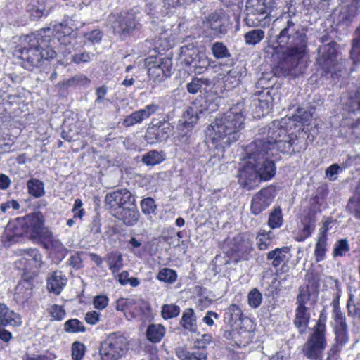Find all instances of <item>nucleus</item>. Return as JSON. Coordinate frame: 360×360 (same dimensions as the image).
I'll list each match as a JSON object with an SVG mask.
<instances>
[{
    "mask_svg": "<svg viewBox=\"0 0 360 360\" xmlns=\"http://www.w3.org/2000/svg\"><path fill=\"white\" fill-rule=\"evenodd\" d=\"M156 127L158 128V138L156 137H152V134L153 133V130L151 131H147L146 134V139L148 143L153 144L157 142H161L162 141L166 140L169 136V134L172 132V127L170 124L165 120L164 121H160L158 124H157Z\"/></svg>",
    "mask_w": 360,
    "mask_h": 360,
    "instance_id": "obj_20",
    "label": "nucleus"
},
{
    "mask_svg": "<svg viewBox=\"0 0 360 360\" xmlns=\"http://www.w3.org/2000/svg\"><path fill=\"white\" fill-rule=\"evenodd\" d=\"M271 190L269 188H264L256 193L252 198L251 212L255 215H258L265 210L273 201Z\"/></svg>",
    "mask_w": 360,
    "mask_h": 360,
    "instance_id": "obj_14",
    "label": "nucleus"
},
{
    "mask_svg": "<svg viewBox=\"0 0 360 360\" xmlns=\"http://www.w3.org/2000/svg\"><path fill=\"white\" fill-rule=\"evenodd\" d=\"M311 292L309 285L300 286L299 293L296 298V304L299 307H306V304L311 300Z\"/></svg>",
    "mask_w": 360,
    "mask_h": 360,
    "instance_id": "obj_44",
    "label": "nucleus"
},
{
    "mask_svg": "<svg viewBox=\"0 0 360 360\" xmlns=\"http://www.w3.org/2000/svg\"><path fill=\"white\" fill-rule=\"evenodd\" d=\"M17 299L27 300L32 295V285L30 281H24L19 283L15 288V293Z\"/></svg>",
    "mask_w": 360,
    "mask_h": 360,
    "instance_id": "obj_37",
    "label": "nucleus"
},
{
    "mask_svg": "<svg viewBox=\"0 0 360 360\" xmlns=\"http://www.w3.org/2000/svg\"><path fill=\"white\" fill-rule=\"evenodd\" d=\"M346 209L349 214L360 219V196L354 195L350 198Z\"/></svg>",
    "mask_w": 360,
    "mask_h": 360,
    "instance_id": "obj_45",
    "label": "nucleus"
},
{
    "mask_svg": "<svg viewBox=\"0 0 360 360\" xmlns=\"http://www.w3.org/2000/svg\"><path fill=\"white\" fill-rule=\"evenodd\" d=\"M243 161L238 169L237 176L240 186L248 190L257 187L262 181L271 179L276 174V165L271 162H267L266 167H260L256 164Z\"/></svg>",
    "mask_w": 360,
    "mask_h": 360,
    "instance_id": "obj_5",
    "label": "nucleus"
},
{
    "mask_svg": "<svg viewBox=\"0 0 360 360\" xmlns=\"http://www.w3.org/2000/svg\"><path fill=\"white\" fill-rule=\"evenodd\" d=\"M265 34L261 29H255L246 32L244 35L245 44L248 45H256L264 38Z\"/></svg>",
    "mask_w": 360,
    "mask_h": 360,
    "instance_id": "obj_38",
    "label": "nucleus"
},
{
    "mask_svg": "<svg viewBox=\"0 0 360 360\" xmlns=\"http://www.w3.org/2000/svg\"><path fill=\"white\" fill-rule=\"evenodd\" d=\"M127 338L120 332L112 333L101 342L99 354L101 360H118L127 352Z\"/></svg>",
    "mask_w": 360,
    "mask_h": 360,
    "instance_id": "obj_8",
    "label": "nucleus"
},
{
    "mask_svg": "<svg viewBox=\"0 0 360 360\" xmlns=\"http://www.w3.org/2000/svg\"><path fill=\"white\" fill-rule=\"evenodd\" d=\"M165 334V328L161 324H150L148 326L146 336L149 341L156 343L160 342Z\"/></svg>",
    "mask_w": 360,
    "mask_h": 360,
    "instance_id": "obj_31",
    "label": "nucleus"
},
{
    "mask_svg": "<svg viewBox=\"0 0 360 360\" xmlns=\"http://www.w3.org/2000/svg\"><path fill=\"white\" fill-rule=\"evenodd\" d=\"M105 261L108 263L109 269L116 276V274L123 267L122 256L118 252H110L107 255Z\"/></svg>",
    "mask_w": 360,
    "mask_h": 360,
    "instance_id": "obj_32",
    "label": "nucleus"
},
{
    "mask_svg": "<svg viewBox=\"0 0 360 360\" xmlns=\"http://www.w3.org/2000/svg\"><path fill=\"white\" fill-rule=\"evenodd\" d=\"M108 302L109 299L107 295H98L94 297L93 304L96 309L102 310L108 306Z\"/></svg>",
    "mask_w": 360,
    "mask_h": 360,
    "instance_id": "obj_57",
    "label": "nucleus"
},
{
    "mask_svg": "<svg viewBox=\"0 0 360 360\" xmlns=\"http://www.w3.org/2000/svg\"><path fill=\"white\" fill-rule=\"evenodd\" d=\"M276 8V0H248L244 22L250 27L264 25L271 20L270 14Z\"/></svg>",
    "mask_w": 360,
    "mask_h": 360,
    "instance_id": "obj_7",
    "label": "nucleus"
},
{
    "mask_svg": "<svg viewBox=\"0 0 360 360\" xmlns=\"http://www.w3.org/2000/svg\"><path fill=\"white\" fill-rule=\"evenodd\" d=\"M180 325L191 333H195L198 330L197 319L193 309L187 308L183 312Z\"/></svg>",
    "mask_w": 360,
    "mask_h": 360,
    "instance_id": "obj_26",
    "label": "nucleus"
},
{
    "mask_svg": "<svg viewBox=\"0 0 360 360\" xmlns=\"http://www.w3.org/2000/svg\"><path fill=\"white\" fill-rule=\"evenodd\" d=\"M148 75L154 82H161L172 73V61L169 56L163 58H148L145 60Z\"/></svg>",
    "mask_w": 360,
    "mask_h": 360,
    "instance_id": "obj_10",
    "label": "nucleus"
},
{
    "mask_svg": "<svg viewBox=\"0 0 360 360\" xmlns=\"http://www.w3.org/2000/svg\"><path fill=\"white\" fill-rule=\"evenodd\" d=\"M179 60L195 74L202 73L210 65V60L205 53L191 44L181 47Z\"/></svg>",
    "mask_w": 360,
    "mask_h": 360,
    "instance_id": "obj_9",
    "label": "nucleus"
},
{
    "mask_svg": "<svg viewBox=\"0 0 360 360\" xmlns=\"http://www.w3.org/2000/svg\"><path fill=\"white\" fill-rule=\"evenodd\" d=\"M159 109L156 104H150L144 108L133 112L131 115L127 116L123 121L125 127H131L135 124L141 122L143 120L149 117Z\"/></svg>",
    "mask_w": 360,
    "mask_h": 360,
    "instance_id": "obj_17",
    "label": "nucleus"
},
{
    "mask_svg": "<svg viewBox=\"0 0 360 360\" xmlns=\"http://www.w3.org/2000/svg\"><path fill=\"white\" fill-rule=\"evenodd\" d=\"M312 114L310 112H308L303 108H298L297 113L292 116L293 120L295 121L301 122L302 123H305L308 122L311 117Z\"/></svg>",
    "mask_w": 360,
    "mask_h": 360,
    "instance_id": "obj_59",
    "label": "nucleus"
},
{
    "mask_svg": "<svg viewBox=\"0 0 360 360\" xmlns=\"http://www.w3.org/2000/svg\"><path fill=\"white\" fill-rule=\"evenodd\" d=\"M111 214L128 226H134L139 218V212L136 202H133L131 205L127 206L122 209H119Z\"/></svg>",
    "mask_w": 360,
    "mask_h": 360,
    "instance_id": "obj_16",
    "label": "nucleus"
},
{
    "mask_svg": "<svg viewBox=\"0 0 360 360\" xmlns=\"http://www.w3.org/2000/svg\"><path fill=\"white\" fill-rule=\"evenodd\" d=\"M136 202V197L127 188H119L108 193L105 197V207L112 214L119 209Z\"/></svg>",
    "mask_w": 360,
    "mask_h": 360,
    "instance_id": "obj_12",
    "label": "nucleus"
},
{
    "mask_svg": "<svg viewBox=\"0 0 360 360\" xmlns=\"http://www.w3.org/2000/svg\"><path fill=\"white\" fill-rule=\"evenodd\" d=\"M290 250V249L288 246L277 248L267 253L266 259L271 261V266L276 268L283 262L288 261L286 254H288Z\"/></svg>",
    "mask_w": 360,
    "mask_h": 360,
    "instance_id": "obj_25",
    "label": "nucleus"
},
{
    "mask_svg": "<svg viewBox=\"0 0 360 360\" xmlns=\"http://www.w3.org/2000/svg\"><path fill=\"white\" fill-rule=\"evenodd\" d=\"M273 103V98L270 94L269 91H267L266 93H262L259 94V97L257 98V101H255V105L259 107L262 112V115L264 113H268L269 110L271 108Z\"/></svg>",
    "mask_w": 360,
    "mask_h": 360,
    "instance_id": "obj_36",
    "label": "nucleus"
},
{
    "mask_svg": "<svg viewBox=\"0 0 360 360\" xmlns=\"http://www.w3.org/2000/svg\"><path fill=\"white\" fill-rule=\"evenodd\" d=\"M68 264L74 269L78 270L83 267L82 259L79 252L72 255L68 259Z\"/></svg>",
    "mask_w": 360,
    "mask_h": 360,
    "instance_id": "obj_62",
    "label": "nucleus"
},
{
    "mask_svg": "<svg viewBox=\"0 0 360 360\" xmlns=\"http://www.w3.org/2000/svg\"><path fill=\"white\" fill-rule=\"evenodd\" d=\"M101 314L96 311H91L85 314V321L91 325H96L100 321Z\"/></svg>",
    "mask_w": 360,
    "mask_h": 360,
    "instance_id": "obj_64",
    "label": "nucleus"
},
{
    "mask_svg": "<svg viewBox=\"0 0 360 360\" xmlns=\"http://www.w3.org/2000/svg\"><path fill=\"white\" fill-rule=\"evenodd\" d=\"M28 193L34 198H40L45 194L44 183L37 179L32 178L27 181Z\"/></svg>",
    "mask_w": 360,
    "mask_h": 360,
    "instance_id": "obj_34",
    "label": "nucleus"
},
{
    "mask_svg": "<svg viewBox=\"0 0 360 360\" xmlns=\"http://www.w3.org/2000/svg\"><path fill=\"white\" fill-rule=\"evenodd\" d=\"M347 307L349 316L360 319V301L357 303H354L352 295H350L347 301Z\"/></svg>",
    "mask_w": 360,
    "mask_h": 360,
    "instance_id": "obj_51",
    "label": "nucleus"
},
{
    "mask_svg": "<svg viewBox=\"0 0 360 360\" xmlns=\"http://www.w3.org/2000/svg\"><path fill=\"white\" fill-rule=\"evenodd\" d=\"M207 22L210 27L217 37L221 38L227 33L230 22L229 16L223 10H217L210 14Z\"/></svg>",
    "mask_w": 360,
    "mask_h": 360,
    "instance_id": "obj_13",
    "label": "nucleus"
},
{
    "mask_svg": "<svg viewBox=\"0 0 360 360\" xmlns=\"http://www.w3.org/2000/svg\"><path fill=\"white\" fill-rule=\"evenodd\" d=\"M58 32H61L63 34V39H61L58 37V41H61V43H69L68 39L67 37H70L73 32L72 29L68 26V25L65 22L60 23L57 27Z\"/></svg>",
    "mask_w": 360,
    "mask_h": 360,
    "instance_id": "obj_55",
    "label": "nucleus"
},
{
    "mask_svg": "<svg viewBox=\"0 0 360 360\" xmlns=\"http://www.w3.org/2000/svg\"><path fill=\"white\" fill-rule=\"evenodd\" d=\"M50 28L41 30L37 34L27 35L15 49V55L22 60V65L28 70L39 67L44 60L53 59L56 52L52 48V39L46 34Z\"/></svg>",
    "mask_w": 360,
    "mask_h": 360,
    "instance_id": "obj_4",
    "label": "nucleus"
},
{
    "mask_svg": "<svg viewBox=\"0 0 360 360\" xmlns=\"http://www.w3.org/2000/svg\"><path fill=\"white\" fill-rule=\"evenodd\" d=\"M180 307L175 304H165L162 307V316L165 319L176 317L180 314Z\"/></svg>",
    "mask_w": 360,
    "mask_h": 360,
    "instance_id": "obj_48",
    "label": "nucleus"
},
{
    "mask_svg": "<svg viewBox=\"0 0 360 360\" xmlns=\"http://www.w3.org/2000/svg\"><path fill=\"white\" fill-rule=\"evenodd\" d=\"M51 316L57 321H61L65 316L66 312L65 309L59 305L54 304L51 308Z\"/></svg>",
    "mask_w": 360,
    "mask_h": 360,
    "instance_id": "obj_60",
    "label": "nucleus"
},
{
    "mask_svg": "<svg viewBox=\"0 0 360 360\" xmlns=\"http://www.w3.org/2000/svg\"><path fill=\"white\" fill-rule=\"evenodd\" d=\"M310 320V313L307 307L297 306L293 323L300 334L306 332Z\"/></svg>",
    "mask_w": 360,
    "mask_h": 360,
    "instance_id": "obj_22",
    "label": "nucleus"
},
{
    "mask_svg": "<svg viewBox=\"0 0 360 360\" xmlns=\"http://www.w3.org/2000/svg\"><path fill=\"white\" fill-rule=\"evenodd\" d=\"M284 124L283 120H274L268 126L260 128L257 137L245 148L243 160L266 167L267 162L275 164L268 156L274 149L288 155L299 152L297 135L289 133Z\"/></svg>",
    "mask_w": 360,
    "mask_h": 360,
    "instance_id": "obj_1",
    "label": "nucleus"
},
{
    "mask_svg": "<svg viewBox=\"0 0 360 360\" xmlns=\"http://www.w3.org/2000/svg\"><path fill=\"white\" fill-rule=\"evenodd\" d=\"M315 229L314 222L305 224L301 233L296 237L297 241H304L306 238L309 237Z\"/></svg>",
    "mask_w": 360,
    "mask_h": 360,
    "instance_id": "obj_56",
    "label": "nucleus"
},
{
    "mask_svg": "<svg viewBox=\"0 0 360 360\" xmlns=\"http://www.w3.org/2000/svg\"><path fill=\"white\" fill-rule=\"evenodd\" d=\"M114 32L120 34L129 33L131 32L130 29H128L127 25V18L125 15H121L113 22L112 25Z\"/></svg>",
    "mask_w": 360,
    "mask_h": 360,
    "instance_id": "obj_47",
    "label": "nucleus"
},
{
    "mask_svg": "<svg viewBox=\"0 0 360 360\" xmlns=\"http://www.w3.org/2000/svg\"><path fill=\"white\" fill-rule=\"evenodd\" d=\"M207 107L199 109L195 104L188 108L186 111L184 113V125L185 127H191L194 124H196L199 120L200 114L207 111Z\"/></svg>",
    "mask_w": 360,
    "mask_h": 360,
    "instance_id": "obj_27",
    "label": "nucleus"
},
{
    "mask_svg": "<svg viewBox=\"0 0 360 360\" xmlns=\"http://www.w3.org/2000/svg\"><path fill=\"white\" fill-rule=\"evenodd\" d=\"M285 18L286 21L276 40L279 46L286 47L281 65L285 71H290L297 67L302 58L307 46V36L293 20L292 15L288 14Z\"/></svg>",
    "mask_w": 360,
    "mask_h": 360,
    "instance_id": "obj_2",
    "label": "nucleus"
},
{
    "mask_svg": "<svg viewBox=\"0 0 360 360\" xmlns=\"http://www.w3.org/2000/svg\"><path fill=\"white\" fill-rule=\"evenodd\" d=\"M108 92V89L105 85L101 86L96 89V98L94 101V104H101L105 101V96ZM107 101H109L108 99H106Z\"/></svg>",
    "mask_w": 360,
    "mask_h": 360,
    "instance_id": "obj_58",
    "label": "nucleus"
},
{
    "mask_svg": "<svg viewBox=\"0 0 360 360\" xmlns=\"http://www.w3.org/2000/svg\"><path fill=\"white\" fill-rule=\"evenodd\" d=\"M211 340L212 336L210 334H204L195 341V347L196 349L204 350Z\"/></svg>",
    "mask_w": 360,
    "mask_h": 360,
    "instance_id": "obj_61",
    "label": "nucleus"
},
{
    "mask_svg": "<svg viewBox=\"0 0 360 360\" xmlns=\"http://www.w3.org/2000/svg\"><path fill=\"white\" fill-rule=\"evenodd\" d=\"M245 117L240 104L231 107L223 115L216 117L209 128V136L217 148L224 150L236 142L244 128Z\"/></svg>",
    "mask_w": 360,
    "mask_h": 360,
    "instance_id": "obj_3",
    "label": "nucleus"
},
{
    "mask_svg": "<svg viewBox=\"0 0 360 360\" xmlns=\"http://www.w3.org/2000/svg\"><path fill=\"white\" fill-rule=\"evenodd\" d=\"M243 311L236 304H231L224 313L225 328L240 327L243 320Z\"/></svg>",
    "mask_w": 360,
    "mask_h": 360,
    "instance_id": "obj_18",
    "label": "nucleus"
},
{
    "mask_svg": "<svg viewBox=\"0 0 360 360\" xmlns=\"http://www.w3.org/2000/svg\"><path fill=\"white\" fill-rule=\"evenodd\" d=\"M34 214H39L41 217L40 220L41 221V229L38 233H31V238L39 237L41 240H47L48 242H49V240L53 237V236L51 231L45 229L44 226V217L43 214L41 212H34Z\"/></svg>",
    "mask_w": 360,
    "mask_h": 360,
    "instance_id": "obj_43",
    "label": "nucleus"
},
{
    "mask_svg": "<svg viewBox=\"0 0 360 360\" xmlns=\"http://www.w3.org/2000/svg\"><path fill=\"white\" fill-rule=\"evenodd\" d=\"M46 0H30L27 10L33 20H37L49 14V11L46 9Z\"/></svg>",
    "mask_w": 360,
    "mask_h": 360,
    "instance_id": "obj_23",
    "label": "nucleus"
},
{
    "mask_svg": "<svg viewBox=\"0 0 360 360\" xmlns=\"http://www.w3.org/2000/svg\"><path fill=\"white\" fill-rule=\"evenodd\" d=\"M21 323L19 314L11 310L6 304L0 303V325L18 326Z\"/></svg>",
    "mask_w": 360,
    "mask_h": 360,
    "instance_id": "obj_21",
    "label": "nucleus"
},
{
    "mask_svg": "<svg viewBox=\"0 0 360 360\" xmlns=\"http://www.w3.org/2000/svg\"><path fill=\"white\" fill-rule=\"evenodd\" d=\"M325 330L313 328V333L308 338L302 351L304 355L309 359L318 360L322 357V354L327 345Z\"/></svg>",
    "mask_w": 360,
    "mask_h": 360,
    "instance_id": "obj_11",
    "label": "nucleus"
},
{
    "mask_svg": "<svg viewBox=\"0 0 360 360\" xmlns=\"http://www.w3.org/2000/svg\"><path fill=\"white\" fill-rule=\"evenodd\" d=\"M176 354L181 360H207V353L205 350L195 349L191 352L179 347L176 349Z\"/></svg>",
    "mask_w": 360,
    "mask_h": 360,
    "instance_id": "obj_28",
    "label": "nucleus"
},
{
    "mask_svg": "<svg viewBox=\"0 0 360 360\" xmlns=\"http://www.w3.org/2000/svg\"><path fill=\"white\" fill-rule=\"evenodd\" d=\"M18 251L20 255L25 257V259L30 258L33 261L36 268L40 269L43 266V256L37 249H20Z\"/></svg>",
    "mask_w": 360,
    "mask_h": 360,
    "instance_id": "obj_33",
    "label": "nucleus"
},
{
    "mask_svg": "<svg viewBox=\"0 0 360 360\" xmlns=\"http://www.w3.org/2000/svg\"><path fill=\"white\" fill-rule=\"evenodd\" d=\"M249 335V332L240 327L225 328L224 331V338L226 340H232L236 345L241 346L247 342L245 340Z\"/></svg>",
    "mask_w": 360,
    "mask_h": 360,
    "instance_id": "obj_19",
    "label": "nucleus"
},
{
    "mask_svg": "<svg viewBox=\"0 0 360 360\" xmlns=\"http://www.w3.org/2000/svg\"><path fill=\"white\" fill-rule=\"evenodd\" d=\"M157 278L165 283H173L177 278V274L176 272L172 269L163 268L159 271Z\"/></svg>",
    "mask_w": 360,
    "mask_h": 360,
    "instance_id": "obj_42",
    "label": "nucleus"
},
{
    "mask_svg": "<svg viewBox=\"0 0 360 360\" xmlns=\"http://www.w3.org/2000/svg\"><path fill=\"white\" fill-rule=\"evenodd\" d=\"M141 207L144 214H150L154 212L156 209V205L152 198H146L141 200Z\"/></svg>",
    "mask_w": 360,
    "mask_h": 360,
    "instance_id": "obj_53",
    "label": "nucleus"
},
{
    "mask_svg": "<svg viewBox=\"0 0 360 360\" xmlns=\"http://www.w3.org/2000/svg\"><path fill=\"white\" fill-rule=\"evenodd\" d=\"M349 251V245L347 239H340L336 242L334 246L333 257L345 256Z\"/></svg>",
    "mask_w": 360,
    "mask_h": 360,
    "instance_id": "obj_49",
    "label": "nucleus"
},
{
    "mask_svg": "<svg viewBox=\"0 0 360 360\" xmlns=\"http://www.w3.org/2000/svg\"><path fill=\"white\" fill-rule=\"evenodd\" d=\"M41 217L33 212L22 219L9 221L1 237V242L4 244L6 241L16 242L18 238L25 235L31 238L32 233H38L41 229Z\"/></svg>",
    "mask_w": 360,
    "mask_h": 360,
    "instance_id": "obj_6",
    "label": "nucleus"
},
{
    "mask_svg": "<svg viewBox=\"0 0 360 360\" xmlns=\"http://www.w3.org/2000/svg\"><path fill=\"white\" fill-rule=\"evenodd\" d=\"M67 278L60 271H54L47 280V288L57 295L60 294L66 285Z\"/></svg>",
    "mask_w": 360,
    "mask_h": 360,
    "instance_id": "obj_24",
    "label": "nucleus"
},
{
    "mask_svg": "<svg viewBox=\"0 0 360 360\" xmlns=\"http://www.w3.org/2000/svg\"><path fill=\"white\" fill-rule=\"evenodd\" d=\"M64 330L67 333H84L86 330V327L79 319H69L64 323Z\"/></svg>",
    "mask_w": 360,
    "mask_h": 360,
    "instance_id": "obj_40",
    "label": "nucleus"
},
{
    "mask_svg": "<svg viewBox=\"0 0 360 360\" xmlns=\"http://www.w3.org/2000/svg\"><path fill=\"white\" fill-rule=\"evenodd\" d=\"M262 300V293L257 289L254 288L250 291L248 295V301L249 305L254 309L259 307Z\"/></svg>",
    "mask_w": 360,
    "mask_h": 360,
    "instance_id": "obj_50",
    "label": "nucleus"
},
{
    "mask_svg": "<svg viewBox=\"0 0 360 360\" xmlns=\"http://www.w3.org/2000/svg\"><path fill=\"white\" fill-rule=\"evenodd\" d=\"M245 75L246 68L243 65H237L228 71L224 77V83L227 84L229 82V79H233V81H231V82L233 86H236Z\"/></svg>",
    "mask_w": 360,
    "mask_h": 360,
    "instance_id": "obj_30",
    "label": "nucleus"
},
{
    "mask_svg": "<svg viewBox=\"0 0 360 360\" xmlns=\"http://www.w3.org/2000/svg\"><path fill=\"white\" fill-rule=\"evenodd\" d=\"M283 224V214L280 207L274 208L270 212L268 225L271 229H276L281 226Z\"/></svg>",
    "mask_w": 360,
    "mask_h": 360,
    "instance_id": "obj_39",
    "label": "nucleus"
},
{
    "mask_svg": "<svg viewBox=\"0 0 360 360\" xmlns=\"http://www.w3.org/2000/svg\"><path fill=\"white\" fill-rule=\"evenodd\" d=\"M86 347L80 342H75L72 346V356L74 360H82L85 354Z\"/></svg>",
    "mask_w": 360,
    "mask_h": 360,
    "instance_id": "obj_52",
    "label": "nucleus"
},
{
    "mask_svg": "<svg viewBox=\"0 0 360 360\" xmlns=\"http://www.w3.org/2000/svg\"><path fill=\"white\" fill-rule=\"evenodd\" d=\"M211 49L214 57L217 59H223L231 56L228 48L222 42H214Z\"/></svg>",
    "mask_w": 360,
    "mask_h": 360,
    "instance_id": "obj_41",
    "label": "nucleus"
},
{
    "mask_svg": "<svg viewBox=\"0 0 360 360\" xmlns=\"http://www.w3.org/2000/svg\"><path fill=\"white\" fill-rule=\"evenodd\" d=\"M211 84V80L207 78L195 77L187 84L186 89L190 94H195L202 89L205 90Z\"/></svg>",
    "mask_w": 360,
    "mask_h": 360,
    "instance_id": "obj_29",
    "label": "nucleus"
},
{
    "mask_svg": "<svg viewBox=\"0 0 360 360\" xmlns=\"http://www.w3.org/2000/svg\"><path fill=\"white\" fill-rule=\"evenodd\" d=\"M165 160V154L162 151L150 150L143 155L142 162L147 166H154Z\"/></svg>",
    "mask_w": 360,
    "mask_h": 360,
    "instance_id": "obj_35",
    "label": "nucleus"
},
{
    "mask_svg": "<svg viewBox=\"0 0 360 360\" xmlns=\"http://www.w3.org/2000/svg\"><path fill=\"white\" fill-rule=\"evenodd\" d=\"M327 238L324 236H319L318 241L315 246L314 255L316 262L322 261L324 258L326 251Z\"/></svg>",
    "mask_w": 360,
    "mask_h": 360,
    "instance_id": "obj_46",
    "label": "nucleus"
},
{
    "mask_svg": "<svg viewBox=\"0 0 360 360\" xmlns=\"http://www.w3.org/2000/svg\"><path fill=\"white\" fill-rule=\"evenodd\" d=\"M336 45V42L330 41L320 46L318 49V62L326 70H329L330 66L335 63L337 53Z\"/></svg>",
    "mask_w": 360,
    "mask_h": 360,
    "instance_id": "obj_15",
    "label": "nucleus"
},
{
    "mask_svg": "<svg viewBox=\"0 0 360 360\" xmlns=\"http://www.w3.org/2000/svg\"><path fill=\"white\" fill-rule=\"evenodd\" d=\"M94 56V54L90 52L84 51L75 53L72 56V60L75 63H87L91 61Z\"/></svg>",
    "mask_w": 360,
    "mask_h": 360,
    "instance_id": "obj_54",
    "label": "nucleus"
},
{
    "mask_svg": "<svg viewBox=\"0 0 360 360\" xmlns=\"http://www.w3.org/2000/svg\"><path fill=\"white\" fill-rule=\"evenodd\" d=\"M256 240L257 247L260 250H266L271 244L270 239H268V236L266 238L260 232L258 233Z\"/></svg>",
    "mask_w": 360,
    "mask_h": 360,
    "instance_id": "obj_63",
    "label": "nucleus"
}]
</instances>
